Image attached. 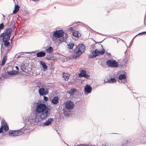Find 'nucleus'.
I'll use <instances>...</instances> for the list:
<instances>
[{"label": "nucleus", "instance_id": "nucleus-1", "mask_svg": "<svg viewBox=\"0 0 146 146\" xmlns=\"http://www.w3.org/2000/svg\"><path fill=\"white\" fill-rule=\"evenodd\" d=\"M34 106L36 107V112L40 113L41 112L46 111L47 110V107L45 104H42L39 101L34 103Z\"/></svg>", "mask_w": 146, "mask_h": 146}, {"label": "nucleus", "instance_id": "nucleus-2", "mask_svg": "<svg viewBox=\"0 0 146 146\" xmlns=\"http://www.w3.org/2000/svg\"><path fill=\"white\" fill-rule=\"evenodd\" d=\"M12 29L11 28H9L6 30L5 32L3 33L0 35V37H3V40H9L10 38V36L11 35Z\"/></svg>", "mask_w": 146, "mask_h": 146}, {"label": "nucleus", "instance_id": "nucleus-3", "mask_svg": "<svg viewBox=\"0 0 146 146\" xmlns=\"http://www.w3.org/2000/svg\"><path fill=\"white\" fill-rule=\"evenodd\" d=\"M108 66L111 68H116L118 66L117 62L115 60H108L106 62Z\"/></svg>", "mask_w": 146, "mask_h": 146}, {"label": "nucleus", "instance_id": "nucleus-4", "mask_svg": "<svg viewBox=\"0 0 146 146\" xmlns=\"http://www.w3.org/2000/svg\"><path fill=\"white\" fill-rule=\"evenodd\" d=\"M64 32L62 30H57L54 31L53 33V35L54 38H59L63 36Z\"/></svg>", "mask_w": 146, "mask_h": 146}, {"label": "nucleus", "instance_id": "nucleus-5", "mask_svg": "<svg viewBox=\"0 0 146 146\" xmlns=\"http://www.w3.org/2000/svg\"><path fill=\"white\" fill-rule=\"evenodd\" d=\"M74 107V103L70 100L65 102V107L68 110H71Z\"/></svg>", "mask_w": 146, "mask_h": 146}, {"label": "nucleus", "instance_id": "nucleus-6", "mask_svg": "<svg viewBox=\"0 0 146 146\" xmlns=\"http://www.w3.org/2000/svg\"><path fill=\"white\" fill-rule=\"evenodd\" d=\"M40 113V118L42 120L45 119L50 114V112L47 109L46 111L41 112Z\"/></svg>", "mask_w": 146, "mask_h": 146}, {"label": "nucleus", "instance_id": "nucleus-7", "mask_svg": "<svg viewBox=\"0 0 146 146\" xmlns=\"http://www.w3.org/2000/svg\"><path fill=\"white\" fill-rule=\"evenodd\" d=\"M39 94L40 96H45L48 94V91L46 88H40L38 90Z\"/></svg>", "mask_w": 146, "mask_h": 146}, {"label": "nucleus", "instance_id": "nucleus-8", "mask_svg": "<svg viewBox=\"0 0 146 146\" xmlns=\"http://www.w3.org/2000/svg\"><path fill=\"white\" fill-rule=\"evenodd\" d=\"M74 53L73 55V58H76L82 54V53L80 51V50L76 49V48H75L74 50Z\"/></svg>", "mask_w": 146, "mask_h": 146}, {"label": "nucleus", "instance_id": "nucleus-9", "mask_svg": "<svg viewBox=\"0 0 146 146\" xmlns=\"http://www.w3.org/2000/svg\"><path fill=\"white\" fill-rule=\"evenodd\" d=\"M76 49L80 50V51L82 53L84 52L85 49V46L82 44H80L78 46H76Z\"/></svg>", "mask_w": 146, "mask_h": 146}, {"label": "nucleus", "instance_id": "nucleus-10", "mask_svg": "<svg viewBox=\"0 0 146 146\" xmlns=\"http://www.w3.org/2000/svg\"><path fill=\"white\" fill-rule=\"evenodd\" d=\"M98 50L97 49L95 50L94 51L92 52V54H90L89 55L88 58H93L98 56Z\"/></svg>", "mask_w": 146, "mask_h": 146}, {"label": "nucleus", "instance_id": "nucleus-11", "mask_svg": "<svg viewBox=\"0 0 146 146\" xmlns=\"http://www.w3.org/2000/svg\"><path fill=\"white\" fill-rule=\"evenodd\" d=\"M53 121L52 118H50L44 122L43 123V125L45 126H48L50 125Z\"/></svg>", "mask_w": 146, "mask_h": 146}, {"label": "nucleus", "instance_id": "nucleus-12", "mask_svg": "<svg viewBox=\"0 0 146 146\" xmlns=\"http://www.w3.org/2000/svg\"><path fill=\"white\" fill-rule=\"evenodd\" d=\"M92 87L88 85H86L84 88L85 91L88 93H90L92 91Z\"/></svg>", "mask_w": 146, "mask_h": 146}, {"label": "nucleus", "instance_id": "nucleus-13", "mask_svg": "<svg viewBox=\"0 0 146 146\" xmlns=\"http://www.w3.org/2000/svg\"><path fill=\"white\" fill-rule=\"evenodd\" d=\"M126 76L125 74H121L119 75V80H123L124 81V82H123L125 83L127 82V80H126Z\"/></svg>", "mask_w": 146, "mask_h": 146}, {"label": "nucleus", "instance_id": "nucleus-14", "mask_svg": "<svg viewBox=\"0 0 146 146\" xmlns=\"http://www.w3.org/2000/svg\"><path fill=\"white\" fill-rule=\"evenodd\" d=\"M76 91V90L74 88H71L67 91V93L70 94V96L74 95Z\"/></svg>", "mask_w": 146, "mask_h": 146}, {"label": "nucleus", "instance_id": "nucleus-15", "mask_svg": "<svg viewBox=\"0 0 146 146\" xmlns=\"http://www.w3.org/2000/svg\"><path fill=\"white\" fill-rule=\"evenodd\" d=\"M46 55V53L43 51H40L36 54L37 57H40L44 56Z\"/></svg>", "mask_w": 146, "mask_h": 146}, {"label": "nucleus", "instance_id": "nucleus-16", "mask_svg": "<svg viewBox=\"0 0 146 146\" xmlns=\"http://www.w3.org/2000/svg\"><path fill=\"white\" fill-rule=\"evenodd\" d=\"M73 36L75 37H79L81 36L80 33H79V32L77 31H76L72 33Z\"/></svg>", "mask_w": 146, "mask_h": 146}, {"label": "nucleus", "instance_id": "nucleus-17", "mask_svg": "<svg viewBox=\"0 0 146 146\" xmlns=\"http://www.w3.org/2000/svg\"><path fill=\"white\" fill-rule=\"evenodd\" d=\"M86 74V71L84 70H81L79 74V76L80 77H84Z\"/></svg>", "mask_w": 146, "mask_h": 146}, {"label": "nucleus", "instance_id": "nucleus-18", "mask_svg": "<svg viewBox=\"0 0 146 146\" xmlns=\"http://www.w3.org/2000/svg\"><path fill=\"white\" fill-rule=\"evenodd\" d=\"M52 102L53 104H56L58 103V98L57 97H55L52 100Z\"/></svg>", "mask_w": 146, "mask_h": 146}, {"label": "nucleus", "instance_id": "nucleus-19", "mask_svg": "<svg viewBox=\"0 0 146 146\" xmlns=\"http://www.w3.org/2000/svg\"><path fill=\"white\" fill-rule=\"evenodd\" d=\"M19 6L15 4V9L13 11V14L16 13L19 10Z\"/></svg>", "mask_w": 146, "mask_h": 146}, {"label": "nucleus", "instance_id": "nucleus-20", "mask_svg": "<svg viewBox=\"0 0 146 146\" xmlns=\"http://www.w3.org/2000/svg\"><path fill=\"white\" fill-rule=\"evenodd\" d=\"M40 64L42 66L43 68L44 69H46L47 68V66L45 64V63L42 61H41L40 62Z\"/></svg>", "mask_w": 146, "mask_h": 146}, {"label": "nucleus", "instance_id": "nucleus-21", "mask_svg": "<svg viewBox=\"0 0 146 146\" xmlns=\"http://www.w3.org/2000/svg\"><path fill=\"white\" fill-rule=\"evenodd\" d=\"M18 71H16L13 70L12 71H8L7 74L9 75H13L17 74L18 73Z\"/></svg>", "mask_w": 146, "mask_h": 146}, {"label": "nucleus", "instance_id": "nucleus-22", "mask_svg": "<svg viewBox=\"0 0 146 146\" xmlns=\"http://www.w3.org/2000/svg\"><path fill=\"white\" fill-rule=\"evenodd\" d=\"M68 48L69 49H72L73 47L74 46V48L76 47V45H75L73 43H70L68 45Z\"/></svg>", "mask_w": 146, "mask_h": 146}, {"label": "nucleus", "instance_id": "nucleus-23", "mask_svg": "<svg viewBox=\"0 0 146 146\" xmlns=\"http://www.w3.org/2000/svg\"><path fill=\"white\" fill-rule=\"evenodd\" d=\"M40 116H39V115L38 116L37 115V114L36 113L35 116V117L34 119V121L35 122H37V123H38V122L39 121H40Z\"/></svg>", "mask_w": 146, "mask_h": 146}, {"label": "nucleus", "instance_id": "nucleus-24", "mask_svg": "<svg viewBox=\"0 0 146 146\" xmlns=\"http://www.w3.org/2000/svg\"><path fill=\"white\" fill-rule=\"evenodd\" d=\"M9 135L12 136H17V131H13L11 132H9Z\"/></svg>", "mask_w": 146, "mask_h": 146}, {"label": "nucleus", "instance_id": "nucleus-25", "mask_svg": "<svg viewBox=\"0 0 146 146\" xmlns=\"http://www.w3.org/2000/svg\"><path fill=\"white\" fill-rule=\"evenodd\" d=\"M2 126L1 127L3 130L5 131L4 132H6L9 129V127L7 125H4Z\"/></svg>", "mask_w": 146, "mask_h": 146}, {"label": "nucleus", "instance_id": "nucleus-26", "mask_svg": "<svg viewBox=\"0 0 146 146\" xmlns=\"http://www.w3.org/2000/svg\"><path fill=\"white\" fill-rule=\"evenodd\" d=\"M105 52V50L103 49L102 50H98V55H103Z\"/></svg>", "mask_w": 146, "mask_h": 146}, {"label": "nucleus", "instance_id": "nucleus-27", "mask_svg": "<svg viewBox=\"0 0 146 146\" xmlns=\"http://www.w3.org/2000/svg\"><path fill=\"white\" fill-rule=\"evenodd\" d=\"M21 68L23 72L25 71V70H26V69L25 65L24 64H21Z\"/></svg>", "mask_w": 146, "mask_h": 146}, {"label": "nucleus", "instance_id": "nucleus-28", "mask_svg": "<svg viewBox=\"0 0 146 146\" xmlns=\"http://www.w3.org/2000/svg\"><path fill=\"white\" fill-rule=\"evenodd\" d=\"M108 82L109 83H115L116 82L115 80L113 78H111L108 80Z\"/></svg>", "mask_w": 146, "mask_h": 146}, {"label": "nucleus", "instance_id": "nucleus-29", "mask_svg": "<svg viewBox=\"0 0 146 146\" xmlns=\"http://www.w3.org/2000/svg\"><path fill=\"white\" fill-rule=\"evenodd\" d=\"M3 41L4 42V44L5 47H7L9 45L10 42H8V40H4Z\"/></svg>", "mask_w": 146, "mask_h": 146}, {"label": "nucleus", "instance_id": "nucleus-30", "mask_svg": "<svg viewBox=\"0 0 146 146\" xmlns=\"http://www.w3.org/2000/svg\"><path fill=\"white\" fill-rule=\"evenodd\" d=\"M64 72H63L62 73V77L64 79V80L66 81H67L69 79V77L68 76H65L64 75L65 74Z\"/></svg>", "mask_w": 146, "mask_h": 146}, {"label": "nucleus", "instance_id": "nucleus-31", "mask_svg": "<svg viewBox=\"0 0 146 146\" xmlns=\"http://www.w3.org/2000/svg\"><path fill=\"white\" fill-rule=\"evenodd\" d=\"M53 49L52 47H49L47 49V51L48 53H50L52 52L53 51Z\"/></svg>", "mask_w": 146, "mask_h": 146}, {"label": "nucleus", "instance_id": "nucleus-32", "mask_svg": "<svg viewBox=\"0 0 146 146\" xmlns=\"http://www.w3.org/2000/svg\"><path fill=\"white\" fill-rule=\"evenodd\" d=\"M77 146H94V145H93L92 146L90 144H80L79 145H78Z\"/></svg>", "mask_w": 146, "mask_h": 146}, {"label": "nucleus", "instance_id": "nucleus-33", "mask_svg": "<svg viewBox=\"0 0 146 146\" xmlns=\"http://www.w3.org/2000/svg\"><path fill=\"white\" fill-rule=\"evenodd\" d=\"M7 58L6 57H4L3 58V59L2 62V65H3L5 63L6 61V60Z\"/></svg>", "mask_w": 146, "mask_h": 146}, {"label": "nucleus", "instance_id": "nucleus-34", "mask_svg": "<svg viewBox=\"0 0 146 146\" xmlns=\"http://www.w3.org/2000/svg\"><path fill=\"white\" fill-rule=\"evenodd\" d=\"M23 132L20 131H17V136H19L21 135H22L23 134Z\"/></svg>", "mask_w": 146, "mask_h": 146}, {"label": "nucleus", "instance_id": "nucleus-35", "mask_svg": "<svg viewBox=\"0 0 146 146\" xmlns=\"http://www.w3.org/2000/svg\"><path fill=\"white\" fill-rule=\"evenodd\" d=\"M2 125H7V124L6 123V122L5 120H2V121L1 123Z\"/></svg>", "mask_w": 146, "mask_h": 146}, {"label": "nucleus", "instance_id": "nucleus-36", "mask_svg": "<svg viewBox=\"0 0 146 146\" xmlns=\"http://www.w3.org/2000/svg\"><path fill=\"white\" fill-rule=\"evenodd\" d=\"M84 77L85 78H86L87 79H89L90 78V76L89 75L86 74V75H85V76H84Z\"/></svg>", "mask_w": 146, "mask_h": 146}, {"label": "nucleus", "instance_id": "nucleus-37", "mask_svg": "<svg viewBox=\"0 0 146 146\" xmlns=\"http://www.w3.org/2000/svg\"><path fill=\"white\" fill-rule=\"evenodd\" d=\"M44 100L45 101H47L48 100V98L47 97L45 96L44 97Z\"/></svg>", "mask_w": 146, "mask_h": 146}, {"label": "nucleus", "instance_id": "nucleus-38", "mask_svg": "<svg viewBox=\"0 0 146 146\" xmlns=\"http://www.w3.org/2000/svg\"><path fill=\"white\" fill-rule=\"evenodd\" d=\"M3 129L2 127H1V128H0V133H3Z\"/></svg>", "mask_w": 146, "mask_h": 146}, {"label": "nucleus", "instance_id": "nucleus-39", "mask_svg": "<svg viewBox=\"0 0 146 146\" xmlns=\"http://www.w3.org/2000/svg\"><path fill=\"white\" fill-rule=\"evenodd\" d=\"M58 42L60 43L62 42H64V40L63 39L62 40H60V39H58Z\"/></svg>", "mask_w": 146, "mask_h": 146}, {"label": "nucleus", "instance_id": "nucleus-40", "mask_svg": "<svg viewBox=\"0 0 146 146\" xmlns=\"http://www.w3.org/2000/svg\"><path fill=\"white\" fill-rule=\"evenodd\" d=\"M69 30L70 31H72L73 30V29L72 27H70L69 28Z\"/></svg>", "mask_w": 146, "mask_h": 146}, {"label": "nucleus", "instance_id": "nucleus-41", "mask_svg": "<svg viewBox=\"0 0 146 146\" xmlns=\"http://www.w3.org/2000/svg\"><path fill=\"white\" fill-rule=\"evenodd\" d=\"M145 33H146V31L143 32H141V33H139L138 35H139V34H144Z\"/></svg>", "mask_w": 146, "mask_h": 146}, {"label": "nucleus", "instance_id": "nucleus-42", "mask_svg": "<svg viewBox=\"0 0 146 146\" xmlns=\"http://www.w3.org/2000/svg\"><path fill=\"white\" fill-rule=\"evenodd\" d=\"M15 68L17 70V71H18L19 69L18 67L17 66H15Z\"/></svg>", "mask_w": 146, "mask_h": 146}, {"label": "nucleus", "instance_id": "nucleus-43", "mask_svg": "<svg viewBox=\"0 0 146 146\" xmlns=\"http://www.w3.org/2000/svg\"><path fill=\"white\" fill-rule=\"evenodd\" d=\"M52 40H53V41H54V36L52 37Z\"/></svg>", "mask_w": 146, "mask_h": 146}, {"label": "nucleus", "instance_id": "nucleus-44", "mask_svg": "<svg viewBox=\"0 0 146 146\" xmlns=\"http://www.w3.org/2000/svg\"><path fill=\"white\" fill-rule=\"evenodd\" d=\"M33 1H38L39 0H32Z\"/></svg>", "mask_w": 146, "mask_h": 146}, {"label": "nucleus", "instance_id": "nucleus-45", "mask_svg": "<svg viewBox=\"0 0 146 146\" xmlns=\"http://www.w3.org/2000/svg\"><path fill=\"white\" fill-rule=\"evenodd\" d=\"M133 40H132L131 42L133 41Z\"/></svg>", "mask_w": 146, "mask_h": 146}, {"label": "nucleus", "instance_id": "nucleus-46", "mask_svg": "<svg viewBox=\"0 0 146 146\" xmlns=\"http://www.w3.org/2000/svg\"><path fill=\"white\" fill-rule=\"evenodd\" d=\"M3 17H5L4 15H3Z\"/></svg>", "mask_w": 146, "mask_h": 146}]
</instances>
